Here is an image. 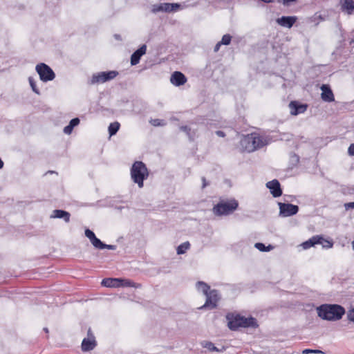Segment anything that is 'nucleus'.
<instances>
[{"label":"nucleus","mask_w":354,"mask_h":354,"mask_svg":"<svg viewBox=\"0 0 354 354\" xmlns=\"http://www.w3.org/2000/svg\"><path fill=\"white\" fill-rule=\"evenodd\" d=\"M304 354H308V353H324L320 350H313V349H305L302 352Z\"/></svg>","instance_id":"nucleus-35"},{"label":"nucleus","mask_w":354,"mask_h":354,"mask_svg":"<svg viewBox=\"0 0 354 354\" xmlns=\"http://www.w3.org/2000/svg\"><path fill=\"white\" fill-rule=\"evenodd\" d=\"M196 287L198 290H201L205 295L210 291L209 286L203 281L197 282Z\"/></svg>","instance_id":"nucleus-24"},{"label":"nucleus","mask_w":354,"mask_h":354,"mask_svg":"<svg viewBox=\"0 0 354 354\" xmlns=\"http://www.w3.org/2000/svg\"><path fill=\"white\" fill-rule=\"evenodd\" d=\"M324 242L327 243V245H324V248L328 249L333 246V242L332 241L325 239L319 235L313 236L308 241L304 242L301 245L304 249H308L316 244L324 243Z\"/></svg>","instance_id":"nucleus-8"},{"label":"nucleus","mask_w":354,"mask_h":354,"mask_svg":"<svg viewBox=\"0 0 354 354\" xmlns=\"http://www.w3.org/2000/svg\"><path fill=\"white\" fill-rule=\"evenodd\" d=\"M342 10L348 15L354 14V1L353 0H341Z\"/></svg>","instance_id":"nucleus-19"},{"label":"nucleus","mask_w":354,"mask_h":354,"mask_svg":"<svg viewBox=\"0 0 354 354\" xmlns=\"http://www.w3.org/2000/svg\"><path fill=\"white\" fill-rule=\"evenodd\" d=\"M121 279L118 278H105L102 281V286L108 288H118L120 287V283Z\"/></svg>","instance_id":"nucleus-18"},{"label":"nucleus","mask_w":354,"mask_h":354,"mask_svg":"<svg viewBox=\"0 0 354 354\" xmlns=\"http://www.w3.org/2000/svg\"><path fill=\"white\" fill-rule=\"evenodd\" d=\"M151 12L153 13H157L158 12H162V3L154 4L152 6Z\"/></svg>","instance_id":"nucleus-32"},{"label":"nucleus","mask_w":354,"mask_h":354,"mask_svg":"<svg viewBox=\"0 0 354 354\" xmlns=\"http://www.w3.org/2000/svg\"><path fill=\"white\" fill-rule=\"evenodd\" d=\"M103 249H109V250H114L116 249V245H107V244L104 243Z\"/></svg>","instance_id":"nucleus-39"},{"label":"nucleus","mask_w":354,"mask_h":354,"mask_svg":"<svg viewBox=\"0 0 354 354\" xmlns=\"http://www.w3.org/2000/svg\"><path fill=\"white\" fill-rule=\"evenodd\" d=\"M221 45H223V44H222L220 41H219V42H218V43L216 44V46H214V52H217V51L219 50L220 46H221Z\"/></svg>","instance_id":"nucleus-44"},{"label":"nucleus","mask_w":354,"mask_h":354,"mask_svg":"<svg viewBox=\"0 0 354 354\" xmlns=\"http://www.w3.org/2000/svg\"><path fill=\"white\" fill-rule=\"evenodd\" d=\"M51 217L64 218L66 223H68L70 221L71 214L69 212L62 209H55L53 211V215H52Z\"/></svg>","instance_id":"nucleus-21"},{"label":"nucleus","mask_w":354,"mask_h":354,"mask_svg":"<svg viewBox=\"0 0 354 354\" xmlns=\"http://www.w3.org/2000/svg\"><path fill=\"white\" fill-rule=\"evenodd\" d=\"M190 244L189 242H185L182 244H180L177 248V254H182L185 253V252L189 248Z\"/></svg>","instance_id":"nucleus-26"},{"label":"nucleus","mask_w":354,"mask_h":354,"mask_svg":"<svg viewBox=\"0 0 354 354\" xmlns=\"http://www.w3.org/2000/svg\"><path fill=\"white\" fill-rule=\"evenodd\" d=\"M148 176L149 171L146 165L142 161H136L131 168V177L133 181L142 188L144 186V180Z\"/></svg>","instance_id":"nucleus-3"},{"label":"nucleus","mask_w":354,"mask_h":354,"mask_svg":"<svg viewBox=\"0 0 354 354\" xmlns=\"http://www.w3.org/2000/svg\"><path fill=\"white\" fill-rule=\"evenodd\" d=\"M297 17L295 16H283L277 19V22L281 26L290 28L296 22Z\"/></svg>","instance_id":"nucleus-16"},{"label":"nucleus","mask_w":354,"mask_h":354,"mask_svg":"<svg viewBox=\"0 0 354 354\" xmlns=\"http://www.w3.org/2000/svg\"><path fill=\"white\" fill-rule=\"evenodd\" d=\"M120 287H121V286H122V287H134L136 288H138L141 287V284L136 283L129 279H121V282L120 283Z\"/></svg>","instance_id":"nucleus-23"},{"label":"nucleus","mask_w":354,"mask_h":354,"mask_svg":"<svg viewBox=\"0 0 354 354\" xmlns=\"http://www.w3.org/2000/svg\"><path fill=\"white\" fill-rule=\"evenodd\" d=\"M36 71L39 75L40 80L44 82L55 79V74L49 66L44 63H40L36 66Z\"/></svg>","instance_id":"nucleus-6"},{"label":"nucleus","mask_w":354,"mask_h":354,"mask_svg":"<svg viewBox=\"0 0 354 354\" xmlns=\"http://www.w3.org/2000/svg\"><path fill=\"white\" fill-rule=\"evenodd\" d=\"M206 296V301L205 304L201 307V309L209 308L214 309L217 306V303L220 299V295L216 290H210Z\"/></svg>","instance_id":"nucleus-9"},{"label":"nucleus","mask_w":354,"mask_h":354,"mask_svg":"<svg viewBox=\"0 0 354 354\" xmlns=\"http://www.w3.org/2000/svg\"><path fill=\"white\" fill-rule=\"evenodd\" d=\"M348 153L350 156H354V143L349 146Z\"/></svg>","instance_id":"nucleus-40"},{"label":"nucleus","mask_w":354,"mask_h":354,"mask_svg":"<svg viewBox=\"0 0 354 354\" xmlns=\"http://www.w3.org/2000/svg\"><path fill=\"white\" fill-rule=\"evenodd\" d=\"M162 12H170L177 10L180 8V5L178 3H162Z\"/></svg>","instance_id":"nucleus-22"},{"label":"nucleus","mask_w":354,"mask_h":354,"mask_svg":"<svg viewBox=\"0 0 354 354\" xmlns=\"http://www.w3.org/2000/svg\"><path fill=\"white\" fill-rule=\"evenodd\" d=\"M180 129L187 133V135L191 138L190 137V131L191 129L187 126H181L180 127Z\"/></svg>","instance_id":"nucleus-37"},{"label":"nucleus","mask_w":354,"mask_h":354,"mask_svg":"<svg viewBox=\"0 0 354 354\" xmlns=\"http://www.w3.org/2000/svg\"><path fill=\"white\" fill-rule=\"evenodd\" d=\"M290 113L292 115H297L299 113H304L307 109L306 104H300L296 101H292L289 104Z\"/></svg>","instance_id":"nucleus-15"},{"label":"nucleus","mask_w":354,"mask_h":354,"mask_svg":"<svg viewBox=\"0 0 354 354\" xmlns=\"http://www.w3.org/2000/svg\"><path fill=\"white\" fill-rule=\"evenodd\" d=\"M352 246H353V249L354 250V241L352 242Z\"/></svg>","instance_id":"nucleus-49"},{"label":"nucleus","mask_w":354,"mask_h":354,"mask_svg":"<svg viewBox=\"0 0 354 354\" xmlns=\"http://www.w3.org/2000/svg\"><path fill=\"white\" fill-rule=\"evenodd\" d=\"M320 244H321V245H322V247L324 248V245H327V243L324 242V243H320Z\"/></svg>","instance_id":"nucleus-48"},{"label":"nucleus","mask_w":354,"mask_h":354,"mask_svg":"<svg viewBox=\"0 0 354 354\" xmlns=\"http://www.w3.org/2000/svg\"><path fill=\"white\" fill-rule=\"evenodd\" d=\"M93 245L98 249H103L104 243H102L98 238L96 236L93 239V240L91 241Z\"/></svg>","instance_id":"nucleus-28"},{"label":"nucleus","mask_w":354,"mask_h":354,"mask_svg":"<svg viewBox=\"0 0 354 354\" xmlns=\"http://www.w3.org/2000/svg\"><path fill=\"white\" fill-rule=\"evenodd\" d=\"M147 46L143 44L136 50L131 56V64L135 66L140 62L141 57L146 53Z\"/></svg>","instance_id":"nucleus-12"},{"label":"nucleus","mask_w":354,"mask_h":354,"mask_svg":"<svg viewBox=\"0 0 354 354\" xmlns=\"http://www.w3.org/2000/svg\"><path fill=\"white\" fill-rule=\"evenodd\" d=\"M73 128L70 125H67L64 128V133L66 134H71Z\"/></svg>","instance_id":"nucleus-38"},{"label":"nucleus","mask_w":354,"mask_h":354,"mask_svg":"<svg viewBox=\"0 0 354 354\" xmlns=\"http://www.w3.org/2000/svg\"><path fill=\"white\" fill-rule=\"evenodd\" d=\"M120 124L118 122H112L109 124V133L110 135V136H114L115 134H116V133L118 132V131L120 129Z\"/></svg>","instance_id":"nucleus-25"},{"label":"nucleus","mask_w":354,"mask_h":354,"mask_svg":"<svg viewBox=\"0 0 354 354\" xmlns=\"http://www.w3.org/2000/svg\"><path fill=\"white\" fill-rule=\"evenodd\" d=\"M149 122L154 127L165 126L166 124L165 120L160 119H151Z\"/></svg>","instance_id":"nucleus-29"},{"label":"nucleus","mask_w":354,"mask_h":354,"mask_svg":"<svg viewBox=\"0 0 354 354\" xmlns=\"http://www.w3.org/2000/svg\"><path fill=\"white\" fill-rule=\"evenodd\" d=\"M318 316L328 321H337L345 314V309L338 304H323L317 308Z\"/></svg>","instance_id":"nucleus-1"},{"label":"nucleus","mask_w":354,"mask_h":354,"mask_svg":"<svg viewBox=\"0 0 354 354\" xmlns=\"http://www.w3.org/2000/svg\"><path fill=\"white\" fill-rule=\"evenodd\" d=\"M44 331H45L46 333H48V328H44Z\"/></svg>","instance_id":"nucleus-47"},{"label":"nucleus","mask_w":354,"mask_h":354,"mask_svg":"<svg viewBox=\"0 0 354 354\" xmlns=\"http://www.w3.org/2000/svg\"><path fill=\"white\" fill-rule=\"evenodd\" d=\"M266 187L270 190L273 197L277 198L282 194V190L279 182L274 179L266 183Z\"/></svg>","instance_id":"nucleus-11"},{"label":"nucleus","mask_w":354,"mask_h":354,"mask_svg":"<svg viewBox=\"0 0 354 354\" xmlns=\"http://www.w3.org/2000/svg\"><path fill=\"white\" fill-rule=\"evenodd\" d=\"M279 2H281L283 5H288L290 3L295 2L297 0H277Z\"/></svg>","instance_id":"nucleus-41"},{"label":"nucleus","mask_w":354,"mask_h":354,"mask_svg":"<svg viewBox=\"0 0 354 354\" xmlns=\"http://www.w3.org/2000/svg\"><path fill=\"white\" fill-rule=\"evenodd\" d=\"M28 80H29V83H30V85L32 91L35 93L39 95L40 93V92H39V90L38 89V88L37 87L36 83H35V80H33V78L30 77Z\"/></svg>","instance_id":"nucleus-30"},{"label":"nucleus","mask_w":354,"mask_h":354,"mask_svg":"<svg viewBox=\"0 0 354 354\" xmlns=\"http://www.w3.org/2000/svg\"><path fill=\"white\" fill-rule=\"evenodd\" d=\"M266 140L256 134L248 135L241 140V146L247 152H253L266 145Z\"/></svg>","instance_id":"nucleus-4"},{"label":"nucleus","mask_w":354,"mask_h":354,"mask_svg":"<svg viewBox=\"0 0 354 354\" xmlns=\"http://www.w3.org/2000/svg\"><path fill=\"white\" fill-rule=\"evenodd\" d=\"M118 75V72L116 71L97 73L93 75L89 84H95L99 83H104L114 79Z\"/></svg>","instance_id":"nucleus-7"},{"label":"nucleus","mask_w":354,"mask_h":354,"mask_svg":"<svg viewBox=\"0 0 354 354\" xmlns=\"http://www.w3.org/2000/svg\"><path fill=\"white\" fill-rule=\"evenodd\" d=\"M80 123V119L78 118H75L72 119L69 124L73 128H74L75 126L78 125Z\"/></svg>","instance_id":"nucleus-36"},{"label":"nucleus","mask_w":354,"mask_h":354,"mask_svg":"<svg viewBox=\"0 0 354 354\" xmlns=\"http://www.w3.org/2000/svg\"><path fill=\"white\" fill-rule=\"evenodd\" d=\"M202 181H203L202 188L204 189L209 185V183L207 182L206 178L205 177H202Z\"/></svg>","instance_id":"nucleus-42"},{"label":"nucleus","mask_w":354,"mask_h":354,"mask_svg":"<svg viewBox=\"0 0 354 354\" xmlns=\"http://www.w3.org/2000/svg\"><path fill=\"white\" fill-rule=\"evenodd\" d=\"M227 326L231 330H236L239 328H257L258 324L255 318L252 317H245L239 314L228 313L226 315Z\"/></svg>","instance_id":"nucleus-2"},{"label":"nucleus","mask_w":354,"mask_h":354,"mask_svg":"<svg viewBox=\"0 0 354 354\" xmlns=\"http://www.w3.org/2000/svg\"><path fill=\"white\" fill-rule=\"evenodd\" d=\"M85 236L89 239V240L91 241L93 240V239H94L95 237V235L94 234V232L93 231H91V230L89 229H86L85 230Z\"/></svg>","instance_id":"nucleus-33"},{"label":"nucleus","mask_w":354,"mask_h":354,"mask_svg":"<svg viewBox=\"0 0 354 354\" xmlns=\"http://www.w3.org/2000/svg\"><path fill=\"white\" fill-rule=\"evenodd\" d=\"M347 319L349 321L354 322V308L348 311Z\"/></svg>","instance_id":"nucleus-34"},{"label":"nucleus","mask_w":354,"mask_h":354,"mask_svg":"<svg viewBox=\"0 0 354 354\" xmlns=\"http://www.w3.org/2000/svg\"><path fill=\"white\" fill-rule=\"evenodd\" d=\"M48 173L52 174V173H55V171H48Z\"/></svg>","instance_id":"nucleus-50"},{"label":"nucleus","mask_w":354,"mask_h":354,"mask_svg":"<svg viewBox=\"0 0 354 354\" xmlns=\"http://www.w3.org/2000/svg\"><path fill=\"white\" fill-rule=\"evenodd\" d=\"M280 214L283 216L295 215L299 211V207L290 203H279Z\"/></svg>","instance_id":"nucleus-10"},{"label":"nucleus","mask_w":354,"mask_h":354,"mask_svg":"<svg viewBox=\"0 0 354 354\" xmlns=\"http://www.w3.org/2000/svg\"><path fill=\"white\" fill-rule=\"evenodd\" d=\"M321 90L322 91L321 97L324 102H331L335 101L333 93L328 85L323 84L321 86Z\"/></svg>","instance_id":"nucleus-13"},{"label":"nucleus","mask_w":354,"mask_h":354,"mask_svg":"<svg viewBox=\"0 0 354 354\" xmlns=\"http://www.w3.org/2000/svg\"><path fill=\"white\" fill-rule=\"evenodd\" d=\"M88 335L91 336V337H93V335L91 334V329H88Z\"/></svg>","instance_id":"nucleus-46"},{"label":"nucleus","mask_w":354,"mask_h":354,"mask_svg":"<svg viewBox=\"0 0 354 354\" xmlns=\"http://www.w3.org/2000/svg\"><path fill=\"white\" fill-rule=\"evenodd\" d=\"M255 248L261 252H268V251H270L272 248V246L271 245H269L268 246L266 247L262 243H257L255 244Z\"/></svg>","instance_id":"nucleus-27"},{"label":"nucleus","mask_w":354,"mask_h":354,"mask_svg":"<svg viewBox=\"0 0 354 354\" xmlns=\"http://www.w3.org/2000/svg\"><path fill=\"white\" fill-rule=\"evenodd\" d=\"M96 346L95 337L84 338L82 343V350L83 351H89L93 350Z\"/></svg>","instance_id":"nucleus-17"},{"label":"nucleus","mask_w":354,"mask_h":354,"mask_svg":"<svg viewBox=\"0 0 354 354\" xmlns=\"http://www.w3.org/2000/svg\"><path fill=\"white\" fill-rule=\"evenodd\" d=\"M170 81L174 85L179 86L185 84V82H187V77L181 72L175 71L171 75Z\"/></svg>","instance_id":"nucleus-14"},{"label":"nucleus","mask_w":354,"mask_h":354,"mask_svg":"<svg viewBox=\"0 0 354 354\" xmlns=\"http://www.w3.org/2000/svg\"><path fill=\"white\" fill-rule=\"evenodd\" d=\"M239 203L235 199L221 201L213 207V212L216 216L228 215L237 209Z\"/></svg>","instance_id":"nucleus-5"},{"label":"nucleus","mask_w":354,"mask_h":354,"mask_svg":"<svg viewBox=\"0 0 354 354\" xmlns=\"http://www.w3.org/2000/svg\"><path fill=\"white\" fill-rule=\"evenodd\" d=\"M345 206L346 207L354 208V202L346 203Z\"/></svg>","instance_id":"nucleus-45"},{"label":"nucleus","mask_w":354,"mask_h":354,"mask_svg":"<svg viewBox=\"0 0 354 354\" xmlns=\"http://www.w3.org/2000/svg\"><path fill=\"white\" fill-rule=\"evenodd\" d=\"M232 37L229 34L224 35L220 41L223 45H229L231 42Z\"/></svg>","instance_id":"nucleus-31"},{"label":"nucleus","mask_w":354,"mask_h":354,"mask_svg":"<svg viewBox=\"0 0 354 354\" xmlns=\"http://www.w3.org/2000/svg\"><path fill=\"white\" fill-rule=\"evenodd\" d=\"M216 134L219 137H225V133L223 131H216Z\"/></svg>","instance_id":"nucleus-43"},{"label":"nucleus","mask_w":354,"mask_h":354,"mask_svg":"<svg viewBox=\"0 0 354 354\" xmlns=\"http://www.w3.org/2000/svg\"><path fill=\"white\" fill-rule=\"evenodd\" d=\"M201 345L207 349H208L209 351H216L222 353L226 350V347L225 346H221V348H217L214 346V344L209 341H203L201 342Z\"/></svg>","instance_id":"nucleus-20"}]
</instances>
